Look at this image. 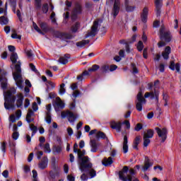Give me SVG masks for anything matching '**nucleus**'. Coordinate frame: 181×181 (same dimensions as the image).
Listing matches in <instances>:
<instances>
[{
	"instance_id": "obj_1",
	"label": "nucleus",
	"mask_w": 181,
	"mask_h": 181,
	"mask_svg": "<svg viewBox=\"0 0 181 181\" xmlns=\"http://www.w3.org/2000/svg\"><path fill=\"white\" fill-rule=\"evenodd\" d=\"M78 153V160L79 162V169L81 172H87L88 169H91L93 168V163H90V158L88 156H85L86 150H78L76 151Z\"/></svg>"
},
{
	"instance_id": "obj_2",
	"label": "nucleus",
	"mask_w": 181,
	"mask_h": 181,
	"mask_svg": "<svg viewBox=\"0 0 181 181\" xmlns=\"http://www.w3.org/2000/svg\"><path fill=\"white\" fill-rule=\"evenodd\" d=\"M16 94V89L12 88L10 90L7 91L4 96V108L6 110H13L15 108V101H16V96L12 95Z\"/></svg>"
},
{
	"instance_id": "obj_3",
	"label": "nucleus",
	"mask_w": 181,
	"mask_h": 181,
	"mask_svg": "<svg viewBox=\"0 0 181 181\" xmlns=\"http://www.w3.org/2000/svg\"><path fill=\"white\" fill-rule=\"evenodd\" d=\"M13 80L16 85L21 90H23V78L22 77V68H21V62L15 65V72H13Z\"/></svg>"
},
{
	"instance_id": "obj_4",
	"label": "nucleus",
	"mask_w": 181,
	"mask_h": 181,
	"mask_svg": "<svg viewBox=\"0 0 181 181\" xmlns=\"http://www.w3.org/2000/svg\"><path fill=\"white\" fill-rule=\"evenodd\" d=\"M122 125H126L127 129H129V128H131V123L129 122V120H124L123 122L112 121L110 123V128H112V129H115L117 132H121Z\"/></svg>"
},
{
	"instance_id": "obj_5",
	"label": "nucleus",
	"mask_w": 181,
	"mask_h": 181,
	"mask_svg": "<svg viewBox=\"0 0 181 181\" xmlns=\"http://www.w3.org/2000/svg\"><path fill=\"white\" fill-rule=\"evenodd\" d=\"M136 103V109L139 112H141L142 111V107L144 104H146V99L144 98V95H142V93L139 92L137 94L136 100H135Z\"/></svg>"
},
{
	"instance_id": "obj_6",
	"label": "nucleus",
	"mask_w": 181,
	"mask_h": 181,
	"mask_svg": "<svg viewBox=\"0 0 181 181\" xmlns=\"http://www.w3.org/2000/svg\"><path fill=\"white\" fill-rule=\"evenodd\" d=\"M129 170V168L128 166H124L122 170L119 172V177L120 180L122 181H133L132 180V175H127L125 176V174L128 173Z\"/></svg>"
},
{
	"instance_id": "obj_7",
	"label": "nucleus",
	"mask_w": 181,
	"mask_h": 181,
	"mask_svg": "<svg viewBox=\"0 0 181 181\" xmlns=\"http://www.w3.org/2000/svg\"><path fill=\"white\" fill-rule=\"evenodd\" d=\"M159 138H161V142H165L166 139H168V129L165 127H163V129H160L159 127L155 128Z\"/></svg>"
},
{
	"instance_id": "obj_8",
	"label": "nucleus",
	"mask_w": 181,
	"mask_h": 181,
	"mask_svg": "<svg viewBox=\"0 0 181 181\" xmlns=\"http://www.w3.org/2000/svg\"><path fill=\"white\" fill-rule=\"evenodd\" d=\"M54 36L57 37V39H62L63 40L73 39V35L71 34L62 33L60 31H54Z\"/></svg>"
},
{
	"instance_id": "obj_9",
	"label": "nucleus",
	"mask_w": 181,
	"mask_h": 181,
	"mask_svg": "<svg viewBox=\"0 0 181 181\" xmlns=\"http://www.w3.org/2000/svg\"><path fill=\"white\" fill-rule=\"evenodd\" d=\"M62 118H68L69 122L73 123L77 119V116L70 110H67L66 112H62L61 114Z\"/></svg>"
},
{
	"instance_id": "obj_10",
	"label": "nucleus",
	"mask_w": 181,
	"mask_h": 181,
	"mask_svg": "<svg viewBox=\"0 0 181 181\" xmlns=\"http://www.w3.org/2000/svg\"><path fill=\"white\" fill-rule=\"evenodd\" d=\"M52 105L56 111V112H58V111H60L61 110H63L64 108V103L62 101V99L60 97H57L55 101L52 103Z\"/></svg>"
},
{
	"instance_id": "obj_11",
	"label": "nucleus",
	"mask_w": 181,
	"mask_h": 181,
	"mask_svg": "<svg viewBox=\"0 0 181 181\" xmlns=\"http://www.w3.org/2000/svg\"><path fill=\"white\" fill-rule=\"evenodd\" d=\"M121 2L119 0H115L113 8L112 10V13L113 15V18H117L118 16V13H119V9H121Z\"/></svg>"
},
{
	"instance_id": "obj_12",
	"label": "nucleus",
	"mask_w": 181,
	"mask_h": 181,
	"mask_svg": "<svg viewBox=\"0 0 181 181\" xmlns=\"http://www.w3.org/2000/svg\"><path fill=\"white\" fill-rule=\"evenodd\" d=\"M98 23H99L98 20L95 21L93 22V25L91 27V30L90 33H88V35H86V37H88L90 36H91L92 37H94V36L97 35V32H98Z\"/></svg>"
},
{
	"instance_id": "obj_13",
	"label": "nucleus",
	"mask_w": 181,
	"mask_h": 181,
	"mask_svg": "<svg viewBox=\"0 0 181 181\" xmlns=\"http://www.w3.org/2000/svg\"><path fill=\"white\" fill-rule=\"evenodd\" d=\"M0 83L2 90L8 88V78H6V72L0 74Z\"/></svg>"
},
{
	"instance_id": "obj_14",
	"label": "nucleus",
	"mask_w": 181,
	"mask_h": 181,
	"mask_svg": "<svg viewBox=\"0 0 181 181\" xmlns=\"http://www.w3.org/2000/svg\"><path fill=\"white\" fill-rule=\"evenodd\" d=\"M90 152H93V153H95L98 151V146L101 145V143H97V141L95 139H91L90 141Z\"/></svg>"
},
{
	"instance_id": "obj_15",
	"label": "nucleus",
	"mask_w": 181,
	"mask_h": 181,
	"mask_svg": "<svg viewBox=\"0 0 181 181\" xmlns=\"http://www.w3.org/2000/svg\"><path fill=\"white\" fill-rule=\"evenodd\" d=\"M153 166V163L151 161L149 157L146 156L144 160V165L142 167L143 172H146L149 168H152Z\"/></svg>"
},
{
	"instance_id": "obj_16",
	"label": "nucleus",
	"mask_w": 181,
	"mask_h": 181,
	"mask_svg": "<svg viewBox=\"0 0 181 181\" xmlns=\"http://www.w3.org/2000/svg\"><path fill=\"white\" fill-rule=\"evenodd\" d=\"M48 163H49V158H47V156H44L42 158L41 161L38 163V168L42 170H45V169L47 168Z\"/></svg>"
},
{
	"instance_id": "obj_17",
	"label": "nucleus",
	"mask_w": 181,
	"mask_h": 181,
	"mask_svg": "<svg viewBox=\"0 0 181 181\" xmlns=\"http://www.w3.org/2000/svg\"><path fill=\"white\" fill-rule=\"evenodd\" d=\"M160 40H164L166 43H169L172 40V36H170V32L166 31L163 34L160 35Z\"/></svg>"
},
{
	"instance_id": "obj_18",
	"label": "nucleus",
	"mask_w": 181,
	"mask_h": 181,
	"mask_svg": "<svg viewBox=\"0 0 181 181\" xmlns=\"http://www.w3.org/2000/svg\"><path fill=\"white\" fill-rule=\"evenodd\" d=\"M72 12L76 13L77 15H81L83 13V6L78 2L75 3V7L74 8Z\"/></svg>"
},
{
	"instance_id": "obj_19",
	"label": "nucleus",
	"mask_w": 181,
	"mask_h": 181,
	"mask_svg": "<svg viewBox=\"0 0 181 181\" xmlns=\"http://www.w3.org/2000/svg\"><path fill=\"white\" fill-rule=\"evenodd\" d=\"M156 4V13L157 18H159L160 16V13H162V4H160V0H156L155 1Z\"/></svg>"
},
{
	"instance_id": "obj_20",
	"label": "nucleus",
	"mask_w": 181,
	"mask_h": 181,
	"mask_svg": "<svg viewBox=\"0 0 181 181\" xmlns=\"http://www.w3.org/2000/svg\"><path fill=\"white\" fill-rule=\"evenodd\" d=\"M148 13H149L148 7H144L142 13L141 14V22H143V23H146V22H148Z\"/></svg>"
},
{
	"instance_id": "obj_21",
	"label": "nucleus",
	"mask_w": 181,
	"mask_h": 181,
	"mask_svg": "<svg viewBox=\"0 0 181 181\" xmlns=\"http://www.w3.org/2000/svg\"><path fill=\"white\" fill-rule=\"evenodd\" d=\"M169 69L172 70L173 71H175V69L177 71V73H179L180 71V64L176 63L175 64L174 61H170V65H169Z\"/></svg>"
},
{
	"instance_id": "obj_22",
	"label": "nucleus",
	"mask_w": 181,
	"mask_h": 181,
	"mask_svg": "<svg viewBox=\"0 0 181 181\" xmlns=\"http://www.w3.org/2000/svg\"><path fill=\"white\" fill-rule=\"evenodd\" d=\"M70 57H71L70 54H65L64 57H59V59H58V62L61 64H67V63H69V59H70Z\"/></svg>"
},
{
	"instance_id": "obj_23",
	"label": "nucleus",
	"mask_w": 181,
	"mask_h": 181,
	"mask_svg": "<svg viewBox=\"0 0 181 181\" xmlns=\"http://www.w3.org/2000/svg\"><path fill=\"white\" fill-rule=\"evenodd\" d=\"M171 52H172V49L169 46H167L165 48V51L162 52V57H163V59L168 60V59H169V54Z\"/></svg>"
},
{
	"instance_id": "obj_24",
	"label": "nucleus",
	"mask_w": 181,
	"mask_h": 181,
	"mask_svg": "<svg viewBox=\"0 0 181 181\" xmlns=\"http://www.w3.org/2000/svg\"><path fill=\"white\" fill-rule=\"evenodd\" d=\"M17 97H18V99L16 100L17 108H21V107L23 105V100H24L23 94L19 93L17 95Z\"/></svg>"
},
{
	"instance_id": "obj_25",
	"label": "nucleus",
	"mask_w": 181,
	"mask_h": 181,
	"mask_svg": "<svg viewBox=\"0 0 181 181\" xmlns=\"http://www.w3.org/2000/svg\"><path fill=\"white\" fill-rule=\"evenodd\" d=\"M40 28L42 29L43 33H47L50 29L49 28V25H47V23L46 22H41L40 23Z\"/></svg>"
},
{
	"instance_id": "obj_26",
	"label": "nucleus",
	"mask_w": 181,
	"mask_h": 181,
	"mask_svg": "<svg viewBox=\"0 0 181 181\" xmlns=\"http://www.w3.org/2000/svg\"><path fill=\"white\" fill-rule=\"evenodd\" d=\"M102 163L103 166H110V165H112V163H114V160H112V157H109L108 158H104Z\"/></svg>"
},
{
	"instance_id": "obj_27",
	"label": "nucleus",
	"mask_w": 181,
	"mask_h": 181,
	"mask_svg": "<svg viewBox=\"0 0 181 181\" xmlns=\"http://www.w3.org/2000/svg\"><path fill=\"white\" fill-rule=\"evenodd\" d=\"M100 73L102 74H107L110 71V65L109 64H103L99 69Z\"/></svg>"
},
{
	"instance_id": "obj_28",
	"label": "nucleus",
	"mask_w": 181,
	"mask_h": 181,
	"mask_svg": "<svg viewBox=\"0 0 181 181\" xmlns=\"http://www.w3.org/2000/svg\"><path fill=\"white\" fill-rule=\"evenodd\" d=\"M9 23V19L6 17V16H0V25L1 26L6 25Z\"/></svg>"
},
{
	"instance_id": "obj_29",
	"label": "nucleus",
	"mask_w": 181,
	"mask_h": 181,
	"mask_svg": "<svg viewBox=\"0 0 181 181\" xmlns=\"http://www.w3.org/2000/svg\"><path fill=\"white\" fill-rule=\"evenodd\" d=\"M140 141H141V136H136L133 142V149H136V151H139V148H138V145H139Z\"/></svg>"
},
{
	"instance_id": "obj_30",
	"label": "nucleus",
	"mask_w": 181,
	"mask_h": 181,
	"mask_svg": "<svg viewBox=\"0 0 181 181\" xmlns=\"http://www.w3.org/2000/svg\"><path fill=\"white\" fill-rule=\"evenodd\" d=\"M82 172H88L89 175L90 176V179H93V177H95L97 176V171L93 169V168H88L87 171H82Z\"/></svg>"
},
{
	"instance_id": "obj_31",
	"label": "nucleus",
	"mask_w": 181,
	"mask_h": 181,
	"mask_svg": "<svg viewBox=\"0 0 181 181\" xmlns=\"http://www.w3.org/2000/svg\"><path fill=\"white\" fill-rule=\"evenodd\" d=\"M88 43H90V40H83L81 42H76V45L77 47H84V46H86V45H88Z\"/></svg>"
},
{
	"instance_id": "obj_32",
	"label": "nucleus",
	"mask_w": 181,
	"mask_h": 181,
	"mask_svg": "<svg viewBox=\"0 0 181 181\" xmlns=\"http://www.w3.org/2000/svg\"><path fill=\"white\" fill-rule=\"evenodd\" d=\"M153 134H154L153 129H148L146 133L144 134V137L148 138V139L153 138Z\"/></svg>"
},
{
	"instance_id": "obj_33",
	"label": "nucleus",
	"mask_w": 181,
	"mask_h": 181,
	"mask_svg": "<svg viewBox=\"0 0 181 181\" xmlns=\"http://www.w3.org/2000/svg\"><path fill=\"white\" fill-rule=\"evenodd\" d=\"M100 138L101 139H108L107 135H105V133L103 132H98L96 134V139H100Z\"/></svg>"
},
{
	"instance_id": "obj_34",
	"label": "nucleus",
	"mask_w": 181,
	"mask_h": 181,
	"mask_svg": "<svg viewBox=\"0 0 181 181\" xmlns=\"http://www.w3.org/2000/svg\"><path fill=\"white\" fill-rule=\"evenodd\" d=\"M30 129L32 131L31 136H35L36 132H37V127L35 126L33 124H30Z\"/></svg>"
},
{
	"instance_id": "obj_35",
	"label": "nucleus",
	"mask_w": 181,
	"mask_h": 181,
	"mask_svg": "<svg viewBox=\"0 0 181 181\" xmlns=\"http://www.w3.org/2000/svg\"><path fill=\"white\" fill-rule=\"evenodd\" d=\"M10 59L13 64H15L18 62V53L13 52L11 55Z\"/></svg>"
},
{
	"instance_id": "obj_36",
	"label": "nucleus",
	"mask_w": 181,
	"mask_h": 181,
	"mask_svg": "<svg viewBox=\"0 0 181 181\" xmlns=\"http://www.w3.org/2000/svg\"><path fill=\"white\" fill-rule=\"evenodd\" d=\"M33 26L35 30H36V32L40 33V35H42V36H45V33H43V31H42V30H40V28H39V26H37V24H36V23L33 22Z\"/></svg>"
},
{
	"instance_id": "obj_37",
	"label": "nucleus",
	"mask_w": 181,
	"mask_h": 181,
	"mask_svg": "<svg viewBox=\"0 0 181 181\" xmlns=\"http://www.w3.org/2000/svg\"><path fill=\"white\" fill-rule=\"evenodd\" d=\"M98 70H100V65L98 64H93L92 67L88 68V71L90 73H95V71H97Z\"/></svg>"
},
{
	"instance_id": "obj_38",
	"label": "nucleus",
	"mask_w": 181,
	"mask_h": 181,
	"mask_svg": "<svg viewBox=\"0 0 181 181\" xmlns=\"http://www.w3.org/2000/svg\"><path fill=\"white\" fill-rule=\"evenodd\" d=\"M78 28H80V23L76 22L72 27H71V32L72 33H76L78 30Z\"/></svg>"
},
{
	"instance_id": "obj_39",
	"label": "nucleus",
	"mask_w": 181,
	"mask_h": 181,
	"mask_svg": "<svg viewBox=\"0 0 181 181\" xmlns=\"http://www.w3.org/2000/svg\"><path fill=\"white\" fill-rule=\"evenodd\" d=\"M125 6L126 12H134L136 7L135 6H129V4H127Z\"/></svg>"
},
{
	"instance_id": "obj_40",
	"label": "nucleus",
	"mask_w": 181,
	"mask_h": 181,
	"mask_svg": "<svg viewBox=\"0 0 181 181\" xmlns=\"http://www.w3.org/2000/svg\"><path fill=\"white\" fill-rule=\"evenodd\" d=\"M44 152H45V153H50V152H52V149L50 148V144H45L44 146Z\"/></svg>"
},
{
	"instance_id": "obj_41",
	"label": "nucleus",
	"mask_w": 181,
	"mask_h": 181,
	"mask_svg": "<svg viewBox=\"0 0 181 181\" xmlns=\"http://www.w3.org/2000/svg\"><path fill=\"white\" fill-rule=\"evenodd\" d=\"M35 6L37 10L42 9V0H35Z\"/></svg>"
},
{
	"instance_id": "obj_42",
	"label": "nucleus",
	"mask_w": 181,
	"mask_h": 181,
	"mask_svg": "<svg viewBox=\"0 0 181 181\" xmlns=\"http://www.w3.org/2000/svg\"><path fill=\"white\" fill-rule=\"evenodd\" d=\"M45 121L47 124H52V115L51 113L46 112V117H45Z\"/></svg>"
},
{
	"instance_id": "obj_43",
	"label": "nucleus",
	"mask_w": 181,
	"mask_h": 181,
	"mask_svg": "<svg viewBox=\"0 0 181 181\" xmlns=\"http://www.w3.org/2000/svg\"><path fill=\"white\" fill-rule=\"evenodd\" d=\"M42 11L43 13H47V12H49V4L47 3L42 5Z\"/></svg>"
},
{
	"instance_id": "obj_44",
	"label": "nucleus",
	"mask_w": 181,
	"mask_h": 181,
	"mask_svg": "<svg viewBox=\"0 0 181 181\" xmlns=\"http://www.w3.org/2000/svg\"><path fill=\"white\" fill-rule=\"evenodd\" d=\"M5 8L6 10L0 7V15L1 13H4V16H6L8 15V11H6V9L8 8V3H6Z\"/></svg>"
},
{
	"instance_id": "obj_45",
	"label": "nucleus",
	"mask_w": 181,
	"mask_h": 181,
	"mask_svg": "<svg viewBox=\"0 0 181 181\" xmlns=\"http://www.w3.org/2000/svg\"><path fill=\"white\" fill-rule=\"evenodd\" d=\"M137 50L139 52L144 50V42H142V41H139L137 44Z\"/></svg>"
},
{
	"instance_id": "obj_46",
	"label": "nucleus",
	"mask_w": 181,
	"mask_h": 181,
	"mask_svg": "<svg viewBox=\"0 0 181 181\" xmlns=\"http://www.w3.org/2000/svg\"><path fill=\"white\" fill-rule=\"evenodd\" d=\"M132 67L133 70V74H138V73H139V70H138V68H136V64H135V63L132 64Z\"/></svg>"
},
{
	"instance_id": "obj_47",
	"label": "nucleus",
	"mask_w": 181,
	"mask_h": 181,
	"mask_svg": "<svg viewBox=\"0 0 181 181\" xmlns=\"http://www.w3.org/2000/svg\"><path fill=\"white\" fill-rule=\"evenodd\" d=\"M33 115H35V112L32 110H28V112L27 113L25 119H28L29 118H32Z\"/></svg>"
},
{
	"instance_id": "obj_48",
	"label": "nucleus",
	"mask_w": 181,
	"mask_h": 181,
	"mask_svg": "<svg viewBox=\"0 0 181 181\" xmlns=\"http://www.w3.org/2000/svg\"><path fill=\"white\" fill-rule=\"evenodd\" d=\"M64 86H66L64 83H62L60 85L59 94L61 95H63V94L66 93V89L64 88Z\"/></svg>"
},
{
	"instance_id": "obj_49",
	"label": "nucleus",
	"mask_w": 181,
	"mask_h": 181,
	"mask_svg": "<svg viewBox=\"0 0 181 181\" xmlns=\"http://www.w3.org/2000/svg\"><path fill=\"white\" fill-rule=\"evenodd\" d=\"M142 128H144V126L142 125L141 123H138L136 127H134V131H136V132H139V131H141V129H142Z\"/></svg>"
},
{
	"instance_id": "obj_50",
	"label": "nucleus",
	"mask_w": 181,
	"mask_h": 181,
	"mask_svg": "<svg viewBox=\"0 0 181 181\" xmlns=\"http://www.w3.org/2000/svg\"><path fill=\"white\" fill-rule=\"evenodd\" d=\"M29 66H30V68L31 69L32 71H34V73H35L36 74H39V71H37L36 69V66H35V64L30 63L29 64Z\"/></svg>"
},
{
	"instance_id": "obj_51",
	"label": "nucleus",
	"mask_w": 181,
	"mask_h": 181,
	"mask_svg": "<svg viewBox=\"0 0 181 181\" xmlns=\"http://www.w3.org/2000/svg\"><path fill=\"white\" fill-rule=\"evenodd\" d=\"M151 144V140L148 138L144 137V146L146 147Z\"/></svg>"
},
{
	"instance_id": "obj_52",
	"label": "nucleus",
	"mask_w": 181,
	"mask_h": 181,
	"mask_svg": "<svg viewBox=\"0 0 181 181\" xmlns=\"http://www.w3.org/2000/svg\"><path fill=\"white\" fill-rule=\"evenodd\" d=\"M78 18V14L76 13H74L72 11V14L71 16V21H77V18Z\"/></svg>"
},
{
	"instance_id": "obj_53",
	"label": "nucleus",
	"mask_w": 181,
	"mask_h": 181,
	"mask_svg": "<svg viewBox=\"0 0 181 181\" xmlns=\"http://www.w3.org/2000/svg\"><path fill=\"white\" fill-rule=\"evenodd\" d=\"M12 138H13V139H14V141H16L18 139V138H19V132H13Z\"/></svg>"
},
{
	"instance_id": "obj_54",
	"label": "nucleus",
	"mask_w": 181,
	"mask_h": 181,
	"mask_svg": "<svg viewBox=\"0 0 181 181\" xmlns=\"http://www.w3.org/2000/svg\"><path fill=\"white\" fill-rule=\"evenodd\" d=\"M2 176H4V177H5V179H8L9 177V171H8V170H5L2 173Z\"/></svg>"
},
{
	"instance_id": "obj_55",
	"label": "nucleus",
	"mask_w": 181,
	"mask_h": 181,
	"mask_svg": "<svg viewBox=\"0 0 181 181\" xmlns=\"http://www.w3.org/2000/svg\"><path fill=\"white\" fill-rule=\"evenodd\" d=\"M117 69H118V66L115 64H111L110 66V71H115Z\"/></svg>"
},
{
	"instance_id": "obj_56",
	"label": "nucleus",
	"mask_w": 181,
	"mask_h": 181,
	"mask_svg": "<svg viewBox=\"0 0 181 181\" xmlns=\"http://www.w3.org/2000/svg\"><path fill=\"white\" fill-rule=\"evenodd\" d=\"M36 155H37V159L40 160L42 159V156H43V151H39L36 153Z\"/></svg>"
},
{
	"instance_id": "obj_57",
	"label": "nucleus",
	"mask_w": 181,
	"mask_h": 181,
	"mask_svg": "<svg viewBox=\"0 0 181 181\" xmlns=\"http://www.w3.org/2000/svg\"><path fill=\"white\" fill-rule=\"evenodd\" d=\"M81 179L82 181H87L88 180V177H87V175H86V173H83L81 175Z\"/></svg>"
},
{
	"instance_id": "obj_58",
	"label": "nucleus",
	"mask_w": 181,
	"mask_h": 181,
	"mask_svg": "<svg viewBox=\"0 0 181 181\" xmlns=\"http://www.w3.org/2000/svg\"><path fill=\"white\" fill-rule=\"evenodd\" d=\"M81 94V93L80 92V90H75L73 93V97L74 98H77V97H78V95H80Z\"/></svg>"
},
{
	"instance_id": "obj_59",
	"label": "nucleus",
	"mask_w": 181,
	"mask_h": 181,
	"mask_svg": "<svg viewBox=\"0 0 181 181\" xmlns=\"http://www.w3.org/2000/svg\"><path fill=\"white\" fill-rule=\"evenodd\" d=\"M8 49L9 52H11L12 53H13L15 52V50H16V47H15V46H13V45H8Z\"/></svg>"
},
{
	"instance_id": "obj_60",
	"label": "nucleus",
	"mask_w": 181,
	"mask_h": 181,
	"mask_svg": "<svg viewBox=\"0 0 181 181\" xmlns=\"http://www.w3.org/2000/svg\"><path fill=\"white\" fill-rule=\"evenodd\" d=\"M29 105H30V100L28 98H26L25 100L24 107H25V108H28V107H29Z\"/></svg>"
},
{
	"instance_id": "obj_61",
	"label": "nucleus",
	"mask_w": 181,
	"mask_h": 181,
	"mask_svg": "<svg viewBox=\"0 0 181 181\" xmlns=\"http://www.w3.org/2000/svg\"><path fill=\"white\" fill-rule=\"evenodd\" d=\"M54 151L55 152H57V153H60V152H62V146H54Z\"/></svg>"
},
{
	"instance_id": "obj_62",
	"label": "nucleus",
	"mask_w": 181,
	"mask_h": 181,
	"mask_svg": "<svg viewBox=\"0 0 181 181\" xmlns=\"http://www.w3.org/2000/svg\"><path fill=\"white\" fill-rule=\"evenodd\" d=\"M23 170L25 173H29V172H30V167H29V165H25L23 168Z\"/></svg>"
},
{
	"instance_id": "obj_63",
	"label": "nucleus",
	"mask_w": 181,
	"mask_h": 181,
	"mask_svg": "<svg viewBox=\"0 0 181 181\" xmlns=\"http://www.w3.org/2000/svg\"><path fill=\"white\" fill-rule=\"evenodd\" d=\"M33 111H37V110H39V107L37 106V103H36V102L33 103Z\"/></svg>"
},
{
	"instance_id": "obj_64",
	"label": "nucleus",
	"mask_w": 181,
	"mask_h": 181,
	"mask_svg": "<svg viewBox=\"0 0 181 181\" xmlns=\"http://www.w3.org/2000/svg\"><path fill=\"white\" fill-rule=\"evenodd\" d=\"M165 25H161V27L160 28V31H159L160 36V35H163V33H166V32H165Z\"/></svg>"
}]
</instances>
